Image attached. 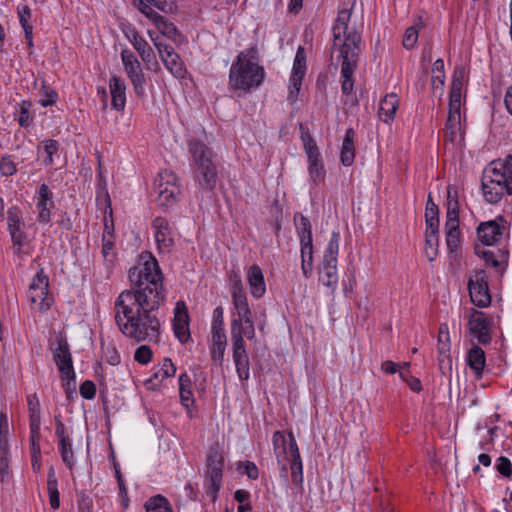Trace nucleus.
Returning a JSON list of instances; mask_svg holds the SVG:
<instances>
[{
  "instance_id": "1",
  "label": "nucleus",
  "mask_w": 512,
  "mask_h": 512,
  "mask_svg": "<svg viewBox=\"0 0 512 512\" xmlns=\"http://www.w3.org/2000/svg\"><path fill=\"white\" fill-rule=\"evenodd\" d=\"M132 288L120 293L115 301V321L119 330L136 342L160 341V320L153 312L167 297L164 275L155 256L143 251L129 269Z\"/></svg>"
},
{
  "instance_id": "2",
  "label": "nucleus",
  "mask_w": 512,
  "mask_h": 512,
  "mask_svg": "<svg viewBox=\"0 0 512 512\" xmlns=\"http://www.w3.org/2000/svg\"><path fill=\"white\" fill-rule=\"evenodd\" d=\"M333 43L331 46L330 59L333 51L338 50V59L341 60V91L344 95H350L354 88L353 75L358 67L359 56L362 52V36L356 28L349 32L333 28Z\"/></svg>"
},
{
  "instance_id": "3",
  "label": "nucleus",
  "mask_w": 512,
  "mask_h": 512,
  "mask_svg": "<svg viewBox=\"0 0 512 512\" xmlns=\"http://www.w3.org/2000/svg\"><path fill=\"white\" fill-rule=\"evenodd\" d=\"M188 150L191 154L192 175L196 186L205 192L214 191L218 181V170L213 161V151L197 139L188 142Z\"/></svg>"
},
{
  "instance_id": "4",
  "label": "nucleus",
  "mask_w": 512,
  "mask_h": 512,
  "mask_svg": "<svg viewBox=\"0 0 512 512\" xmlns=\"http://www.w3.org/2000/svg\"><path fill=\"white\" fill-rule=\"evenodd\" d=\"M509 182L510 179L499 169L497 163L492 161L482 175L481 189L485 200L496 204L500 202L505 192L512 195V190L508 187Z\"/></svg>"
},
{
  "instance_id": "5",
  "label": "nucleus",
  "mask_w": 512,
  "mask_h": 512,
  "mask_svg": "<svg viewBox=\"0 0 512 512\" xmlns=\"http://www.w3.org/2000/svg\"><path fill=\"white\" fill-rule=\"evenodd\" d=\"M265 77V71L262 66H251L240 63V59H236L229 71V84L233 89L250 91L258 88Z\"/></svg>"
},
{
  "instance_id": "6",
  "label": "nucleus",
  "mask_w": 512,
  "mask_h": 512,
  "mask_svg": "<svg viewBox=\"0 0 512 512\" xmlns=\"http://www.w3.org/2000/svg\"><path fill=\"white\" fill-rule=\"evenodd\" d=\"M224 466L225 459L222 451L211 450L206 458L205 476L210 482L206 492L213 502L217 499L222 485Z\"/></svg>"
},
{
  "instance_id": "7",
  "label": "nucleus",
  "mask_w": 512,
  "mask_h": 512,
  "mask_svg": "<svg viewBox=\"0 0 512 512\" xmlns=\"http://www.w3.org/2000/svg\"><path fill=\"white\" fill-rule=\"evenodd\" d=\"M176 176L170 171L159 173L154 182V191L157 194V202L162 207H170L176 202L180 194V187L175 183Z\"/></svg>"
},
{
  "instance_id": "8",
  "label": "nucleus",
  "mask_w": 512,
  "mask_h": 512,
  "mask_svg": "<svg viewBox=\"0 0 512 512\" xmlns=\"http://www.w3.org/2000/svg\"><path fill=\"white\" fill-rule=\"evenodd\" d=\"M468 290L471 302L479 307H488L491 303V295L488 286V277L482 269L474 272L468 280Z\"/></svg>"
},
{
  "instance_id": "9",
  "label": "nucleus",
  "mask_w": 512,
  "mask_h": 512,
  "mask_svg": "<svg viewBox=\"0 0 512 512\" xmlns=\"http://www.w3.org/2000/svg\"><path fill=\"white\" fill-rule=\"evenodd\" d=\"M7 225L8 231L11 236L12 249L15 255L22 253V247L27 239V234L24 231V220L21 209L14 205L7 211Z\"/></svg>"
},
{
  "instance_id": "10",
  "label": "nucleus",
  "mask_w": 512,
  "mask_h": 512,
  "mask_svg": "<svg viewBox=\"0 0 512 512\" xmlns=\"http://www.w3.org/2000/svg\"><path fill=\"white\" fill-rule=\"evenodd\" d=\"M281 471L287 473L290 469L292 484L302 489L303 486V464L299 450H280L276 454Z\"/></svg>"
},
{
  "instance_id": "11",
  "label": "nucleus",
  "mask_w": 512,
  "mask_h": 512,
  "mask_svg": "<svg viewBox=\"0 0 512 512\" xmlns=\"http://www.w3.org/2000/svg\"><path fill=\"white\" fill-rule=\"evenodd\" d=\"M121 60L123 62L125 72L131 80L133 89L138 97H143L145 94L144 85L146 79L142 71L141 65L137 57L129 49L121 51Z\"/></svg>"
},
{
  "instance_id": "12",
  "label": "nucleus",
  "mask_w": 512,
  "mask_h": 512,
  "mask_svg": "<svg viewBox=\"0 0 512 512\" xmlns=\"http://www.w3.org/2000/svg\"><path fill=\"white\" fill-rule=\"evenodd\" d=\"M50 349L52 352L53 360L60 372V374L67 375L68 373L73 374L74 367L72 361V355L70 352L69 344L67 339L63 336L56 337L50 343Z\"/></svg>"
},
{
  "instance_id": "13",
  "label": "nucleus",
  "mask_w": 512,
  "mask_h": 512,
  "mask_svg": "<svg viewBox=\"0 0 512 512\" xmlns=\"http://www.w3.org/2000/svg\"><path fill=\"white\" fill-rule=\"evenodd\" d=\"M468 324L470 333L477 338L479 344L487 345L491 342L490 330L493 322L484 312L472 309Z\"/></svg>"
},
{
  "instance_id": "14",
  "label": "nucleus",
  "mask_w": 512,
  "mask_h": 512,
  "mask_svg": "<svg viewBox=\"0 0 512 512\" xmlns=\"http://www.w3.org/2000/svg\"><path fill=\"white\" fill-rule=\"evenodd\" d=\"M30 427V448H40L42 445L40 426H41V408L36 394L27 397Z\"/></svg>"
},
{
  "instance_id": "15",
  "label": "nucleus",
  "mask_w": 512,
  "mask_h": 512,
  "mask_svg": "<svg viewBox=\"0 0 512 512\" xmlns=\"http://www.w3.org/2000/svg\"><path fill=\"white\" fill-rule=\"evenodd\" d=\"M141 6L140 12L152 21L163 36L173 40L174 42L182 36L181 32L173 22L167 20L164 16L154 11L153 8L146 6L143 2H141Z\"/></svg>"
},
{
  "instance_id": "16",
  "label": "nucleus",
  "mask_w": 512,
  "mask_h": 512,
  "mask_svg": "<svg viewBox=\"0 0 512 512\" xmlns=\"http://www.w3.org/2000/svg\"><path fill=\"white\" fill-rule=\"evenodd\" d=\"M189 314L184 301H178L174 309L173 330L180 343H187L190 338Z\"/></svg>"
},
{
  "instance_id": "17",
  "label": "nucleus",
  "mask_w": 512,
  "mask_h": 512,
  "mask_svg": "<svg viewBox=\"0 0 512 512\" xmlns=\"http://www.w3.org/2000/svg\"><path fill=\"white\" fill-rule=\"evenodd\" d=\"M499 221L505 222L503 216H498L495 220L482 222L477 227V237L485 246H491L497 243L503 235V226Z\"/></svg>"
},
{
  "instance_id": "18",
  "label": "nucleus",
  "mask_w": 512,
  "mask_h": 512,
  "mask_svg": "<svg viewBox=\"0 0 512 512\" xmlns=\"http://www.w3.org/2000/svg\"><path fill=\"white\" fill-rule=\"evenodd\" d=\"M54 207L53 193L48 185L43 183L39 187L36 209L38 211L37 221L41 224H48L51 220V209Z\"/></svg>"
},
{
  "instance_id": "19",
  "label": "nucleus",
  "mask_w": 512,
  "mask_h": 512,
  "mask_svg": "<svg viewBox=\"0 0 512 512\" xmlns=\"http://www.w3.org/2000/svg\"><path fill=\"white\" fill-rule=\"evenodd\" d=\"M233 361L237 375L241 381L248 380L250 377V361L246 351L245 341L232 343Z\"/></svg>"
},
{
  "instance_id": "20",
  "label": "nucleus",
  "mask_w": 512,
  "mask_h": 512,
  "mask_svg": "<svg viewBox=\"0 0 512 512\" xmlns=\"http://www.w3.org/2000/svg\"><path fill=\"white\" fill-rule=\"evenodd\" d=\"M176 373V367L172 360L168 357L163 359L160 365L153 368L152 375L145 381L148 389L158 390L160 383L169 377H173Z\"/></svg>"
},
{
  "instance_id": "21",
  "label": "nucleus",
  "mask_w": 512,
  "mask_h": 512,
  "mask_svg": "<svg viewBox=\"0 0 512 512\" xmlns=\"http://www.w3.org/2000/svg\"><path fill=\"white\" fill-rule=\"evenodd\" d=\"M124 34L145 63L149 64L155 60L153 49L148 44V42L139 35L135 28L129 27L126 31H124Z\"/></svg>"
},
{
  "instance_id": "22",
  "label": "nucleus",
  "mask_w": 512,
  "mask_h": 512,
  "mask_svg": "<svg viewBox=\"0 0 512 512\" xmlns=\"http://www.w3.org/2000/svg\"><path fill=\"white\" fill-rule=\"evenodd\" d=\"M111 94V106L117 111H122L126 105V84L119 76H112L109 80Z\"/></svg>"
},
{
  "instance_id": "23",
  "label": "nucleus",
  "mask_w": 512,
  "mask_h": 512,
  "mask_svg": "<svg viewBox=\"0 0 512 512\" xmlns=\"http://www.w3.org/2000/svg\"><path fill=\"white\" fill-rule=\"evenodd\" d=\"M49 278L43 269L33 277L29 285L28 298L32 303H36L39 299L44 300L48 293Z\"/></svg>"
},
{
  "instance_id": "24",
  "label": "nucleus",
  "mask_w": 512,
  "mask_h": 512,
  "mask_svg": "<svg viewBox=\"0 0 512 512\" xmlns=\"http://www.w3.org/2000/svg\"><path fill=\"white\" fill-rule=\"evenodd\" d=\"M247 281L250 287L251 295L259 299L266 292V285L262 269L257 265L253 264L247 272Z\"/></svg>"
},
{
  "instance_id": "25",
  "label": "nucleus",
  "mask_w": 512,
  "mask_h": 512,
  "mask_svg": "<svg viewBox=\"0 0 512 512\" xmlns=\"http://www.w3.org/2000/svg\"><path fill=\"white\" fill-rule=\"evenodd\" d=\"M152 226L155 229V239L157 244L164 248L171 247L174 241L171 237V231L167 219L164 217H156L152 222Z\"/></svg>"
},
{
  "instance_id": "26",
  "label": "nucleus",
  "mask_w": 512,
  "mask_h": 512,
  "mask_svg": "<svg viewBox=\"0 0 512 512\" xmlns=\"http://www.w3.org/2000/svg\"><path fill=\"white\" fill-rule=\"evenodd\" d=\"M486 364L485 352L478 345H473L467 353V365L475 373L477 379H480Z\"/></svg>"
},
{
  "instance_id": "27",
  "label": "nucleus",
  "mask_w": 512,
  "mask_h": 512,
  "mask_svg": "<svg viewBox=\"0 0 512 512\" xmlns=\"http://www.w3.org/2000/svg\"><path fill=\"white\" fill-rule=\"evenodd\" d=\"M354 136L355 132L352 128H348L345 132L343 139L340 161L344 166H351L355 159V147H354Z\"/></svg>"
},
{
  "instance_id": "28",
  "label": "nucleus",
  "mask_w": 512,
  "mask_h": 512,
  "mask_svg": "<svg viewBox=\"0 0 512 512\" xmlns=\"http://www.w3.org/2000/svg\"><path fill=\"white\" fill-rule=\"evenodd\" d=\"M475 253L476 255H478L479 257H481L484 261H485V264L486 265H490L494 268H499L500 271L503 273L505 267L502 266V262H507V258H508V252L507 251H503L501 249H498L497 250V253L500 255L501 257V260H499L495 254L494 251H491V250H486L484 248H480L478 245L475 246Z\"/></svg>"
},
{
  "instance_id": "29",
  "label": "nucleus",
  "mask_w": 512,
  "mask_h": 512,
  "mask_svg": "<svg viewBox=\"0 0 512 512\" xmlns=\"http://www.w3.org/2000/svg\"><path fill=\"white\" fill-rule=\"evenodd\" d=\"M446 222H459L460 205L458 192L455 187L449 185L447 187L446 200Z\"/></svg>"
},
{
  "instance_id": "30",
  "label": "nucleus",
  "mask_w": 512,
  "mask_h": 512,
  "mask_svg": "<svg viewBox=\"0 0 512 512\" xmlns=\"http://www.w3.org/2000/svg\"><path fill=\"white\" fill-rule=\"evenodd\" d=\"M339 240H340L339 232L333 231L331 238L325 248L323 262H322V264H326L329 268L337 267V256H338V252H339Z\"/></svg>"
},
{
  "instance_id": "31",
  "label": "nucleus",
  "mask_w": 512,
  "mask_h": 512,
  "mask_svg": "<svg viewBox=\"0 0 512 512\" xmlns=\"http://www.w3.org/2000/svg\"><path fill=\"white\" fill-rule=\"evenodd\" d=\"M294 222L300 245L303 243H312V227L309 218L301 213H296Z\"/></svg>"
},
{
  "instance_id": "32",
  "label": "nucleus",
  "mask_w": 512,
  "mask_h": 512,
  "mask_svg": "<svg viewBox=\"0 0 512 512\" xmlns=\"http://www.w3.org/2000/svg\"><path fill=\"white\" fill-rule=\"evenodd\" d=\"M399 105L397 95L394 93L386 95L381 101L379 106V115H385L384 122L388 123L394 119L395 113Z\"/></svg>"
},
{
  "instance_id": "33",
  "label": "nucleus",
  "mask_w": 512,
  "mask_h": 512,
  "mask_svg": "<svg viewBox=\"0 0 512 512\" xmlns=\"http://www.w3.org/2000/svg\"><path fill=\"white\" fill-rule=\"evenodd\" d=\"M192 381L187 373H182L179 376V394L181 404L189 408L194 404V398L192 393Z\"/></svg>"
},
{
  "instance_id": "34",
  "label": "nucleus",
  "mask_w": 512,
  "mask_h": 512,
  "mask_svg": "<svg viewBox=\"0 0 512 512\" xmlns=\"http://www.w3.org/2000/svg\"><path fill=\"white\" fill-rule=\"evenodd\" d=\"M446 244L450 252H455L460 247L461 232L459 222H445Z\"/></svg>"
},
{
  "instance_id": "35",
  "label": "nucleus",
  "mask_w": 512,
  "mask_h": 512,
  "mask_svg": "<svg viewBox=\"0 0 512 512\" xmlns=\"http://www.w3.org/2000/svg\"><path fill=\"white\" fill-rule=\"evenodd\" d=\"M47 490L49 494V503L53 510H56L60 506L58 481L56 478L55 470L53 466L49 468L47 476Z\"/></svg>"
},
{
  "instance_id": "36",
  "label": "nucleus",
  "mask_w": 512,
  "mask_h": 512,
  "mask_svg": "<svg viewBox=\"0 0 512 512\" xmlns=\"http://www.w3.org/2000/svg\"><path fill=\"white\" fill-rule=\"evenodd\" d=\"M232 303L237 311V315L241 317L244 322H250L252 312L248 304L246 292L238 294L235 293V295H232Z\"/></svg>"
},
{
  "instance_id": "37",
  "label": "nucleus",
  "mask_w": 512,
  "mask_h": 512,
  "mask_svg": "<svg viewBox=\"0 0 512 512\" xmlns=\"http://www.w3.org/2000/svg\"><path fill=\"white\" fill-rule=\"evenodd\" d=\"M300 246L302 273L305 278H309L313 271V243H303Z\"/></svg>"
},
{
  "instance_id": "38",
  "label": "nucleus",
  "mask_w": 512,
  "mask_h": 512,
  "mask_svg": "<svg viewBox=\"0 0 512 512\" xmlns=\"http://www.w3.org/2000/svg\"><path fill=\"white\" fill-rule=\"evenodd\" d=\"M162 61L174 77L178 79L184 78L186 69L180 56L175 51Z\"/></svg>"
},
{
  "instance_id": "39",
  "label": "nucleus",
  "mask_w": 512,
  "mask_h": 512,
  "mask_svg": "<svg viewBox=\"0 0 512 512\" xmlns=\"http://www.w3.org/2000/svg\"><path fill=\"white\" fill-rule=\"evenodd\" d=\"M211 329L212 340L226 339V334L224 330V310L221 306H218L213 310Z\"/></svg>"
},
{
  "instance_id": "40",
  "label": "nucleus",
  "mask_w": 512,
  "mask_h": 512,
  "mask_svg": "<svg viewBox=\"0 0 512 512\" xmlns=\"http://www.w3.org/2000/svg\"><path fill=\"white\" fill-rule=\"evenodd\" d=\"M301 140L303 142V148L307 155V162L321 159V155L315 140L310 135L308 130L304 131L303 126H301Z\"/></svg>"
},
{
  "instance_id": "41",
  "label": "nucleus",
  "mask_w": 512,
  "mask_h": 512,
  "mask_svg": "<svg viewBox=\"0 0 512 512\" xmlns=\"http://www.w3.org/2000/svg\"><path fill=\"white\" fill-rule=\"evenodd\" d=\"M306 72V53L302 46H299L294 58L291 77L292 80H303Z\"/></svg>"
},
{
  "instance_id": "42",
  "label": "nucleus",
  "mask_w": 512,
  "mask_h": 512,
  "mask_svg": "<svg viewBox=\"0 0 512 512\" xmlns=\"http://www.w3.org/2000/svg\"><path fill=\"white\" fill-rule=\"evenodd\" d=\"M146 512H173V508L166 497L157 494L145 502Z\"/></svg>"
},
{
  "instance_id": "43",
  "label": "nucleus",
  "mask_w": 512,
  "mask_h": 512,
  "mask_svg": "<svg viewBox=\"0 0 512 512\" xmlns=\"http://www.w3.org/2000/svg\"><path fill=\"white\" fill-rule=\"evenodd\" d=\"M141 2H143L149 8L154 6L164 13H173L177 10V4L175 0H135V5L139 11L142 7Z\"/></svg>"
},
{
  "instance_id": "44",
  "label": "nucleus",
  "mask_w": 512,
  "mask_h": 512,
  "mask_svg": "<svg viewBox=\"0 0 512 512\" xmlns=\"http://www.w3.org/2000/svg\"><path fill=\"white\" fill-rule=\"evenodd\" d=\"M432 86L434 90L439 89L440 95L443 94V87L445 84V71H444V61L442 59H437L433 64L432 69Z\"/></svg>"
},
{
  "instance_id": "45",
  "label": "nucleus",
  "mask_w": 512,
  "mask_h": 512,
  "mask_svg": "<svg viewBox=\"0 0 512 512\" xmlns=\"http://www.w3.org/2000/svg\"><path fill=\"white\" fill-rule=\"evenodd\" d=\"M31 107L32 103L28 100H22L17 109L16 120L19 125L23 128H27L33 122V117L31 116Z\"/></svg>"
},
{
  "instance_id": "46",
  "label": "nucleus",
  "mask_w": 512,
  "mask_h": 512,
  "mask_svg": "<svg viewBox=\"0 0 512 512\" xmlns=\"http://www.w3.org/2000/svg\"><path fill=\"white\" fill-rule=\"evenodd\" d=\"M273 448H298L294 435L289 432L276 431L272 438Z\"/></svg>"
},
{
  "instance_id": "47",
  "label": "nucleus",
  "mask_w": 512,
  "mask_h": 512,
  "mask_svg": "<svg viewBox=\"0 0 512 512\" xmlns=\"http://www.w3.org/2000/svg\"><path fill=\"white\" fill-rule=\"evenodd\" d=\"M308 171L310 179L314 185H318L324 181L326 171L322 159H317L308 162Z\"/></svg>"
},
{
  "instance_id": "48",
  "label": "nucleus",
  "mask_w": 512,
  "mask_h": 512,
  "mask_svg": "<svg viewBox=\"0 0 512 512\" xmlns=\"http://www.w3.org/2000/svg\"><path fill=\"white\" fill-rule=\"evenodd\" d=\"M55 434L58 439L59 448H71L69 434L67 433L65 425L59 419V416H55Z\"/></svg>"
},
{
  "instance_id": "49",
  "label": "nucleus",
  "mask_w": 512,
  "mask_h": 512,
  "mask_svg": "<svg viewBox=\"0 0 512 512\" xmlns=\"http://www.w3.org/2000/svg\"><path fill=\"white\" fill-rule=\"evenodd\" d=\"M438 351L444 356H447L450 352V339L447 324L440 325L438 333Z\"/></svg>"
},
{
  "instance_id": "50",
  "label": "nucleus",
  "mask_w": 512,
  "mask_h": 512,
  "mask_svg": "<svg viewBox=\"0 0 512 512\" xmlns=\"http://www.w3.org/2000/svg\"><path fill=\"white\" fill-rule=\"evenodd\" d=\"M227 339L212 340L211 346V359L216 364L221 365L224 360V353L226 350Z\"/></svg>"
},
{
  "instance_id": "51",
  "label": "nucleus",
  "mask_w": 512,
  "mask_h": 512,
  "mask_svg": "<svg viewBox=\"0 0 512 512\" xmlns=\"http://www.w3.org/2000/svg\"><path fill=\"white\" fill-rule=\"evenodd\" d=\"M425 253L429 261H433L438 252V234H425Z\"/></svg>"
},
{
  "instance_id": "52",
  "label": "nucleus",
  "mask_w": 512,
  "mask_h": 512,
  "mask_svg": "<svg viewBox=\"0 0 512 512\" xmlns=\"http://www.w3.org/2000/svg\"><path fill=\"white\" fill-rule=\"evenodd\" d=\"M9 421L6 411L0 412V448H8Z\"/></svg>"
},
{
  "instance_id": "53",
  "label": "nucleus",
  "mask_w": 512,
  "mask_h": 512,
  "mask_svg": "<svg viewBox=\"0 0 512 512\" xmlns=\"http://www.w3.org/2000/svg\"><path fill=\"white\" fill-rule=\"evenodd\" d=\"M62 387L66 393L67 398H71L76 393V374L68 373L67 375L61 374Z\"/></svg>"
},
{
  "instance_id": "54",
  "label": "nucleus",
  "mask_w": 512,
  "mask_h": 512,
  "mask_svg": "<svg viewBox=\"0 0 512 512\" xmlns=\"http://www.w3.org/2000/svg\"><path fill=\"white\" fill-rule=\"evenodd\" d=\"M148 34L154 46L158 50V53L162 60H164L165 57L169 56L175 51L172 46L161 42L158 36H154V33L151 30H148Z\"/></svg>"
},
{
  "instance_id": "55",
  "label": "nucleus",
  "mask_w": 512,
  "mask_h": 512,
  "mask_svg": "<svg viewBox=\"0 0 512 512\" xmlns=\"http://www.w3.org/2000/svg\"><path fill=\"white\" fill-rule=\"evenodd\" d=\"M17 172L16 164L11 155H4L0 159V173L2 176H12Z\"/></svg>"
},
{
  "instance_id": "56",
  "label": "nucleus",
  "mask_w": 512,
  "mask_h": 512,
  "mask_svg": "<svg viewBox=\"0 0 512 512\" xmlns=\"http://www.w3.org/2000/svg\"><path fill=\"white\" fill-rule=\"evenodd\" d=\"M236 59H240V63H245L246 65L259 66L257 63L258 51L255 47L241 51Z\"/></svg>"
},
{
  "instance_id": "57",
  "label": "nucleus",
  "mask_w": 512,
  "mask_h": 512,
  "mask_svg": "<svg viewBox=\"0 0 512 512\" xmlns=\"http://www.w3.org/2000/svg\"><path fill=\"white\" fill-rule=\"evenodd\" d=\"M351 18V9H342L338 12L333 28H340V30L349 32V22Z\"/></svg>"
},
{
  "instance_id": "58",
  "label": "nucleus",
  "mask_w": 512,
  "mask_h": 512,
  "mask_svg": "<svg viewBox=\"0 0 512 512\" xmlns=\"http://www.w3.org/2000/svg\"><path fill=\"white\" fill-rule=\"evenodd\" d=\"M152 355L153 353L149 346L141 345L135 350L134 359L139 364L146 365L151 361Z\"/></svg>"
},
{
  "instance_id": "59",
  "label": "nucleus",
  "mask_w": 512,
  "mask_h": 512,
  "mask_svg": "<svg viewBox=\"0 0 512 512\" xmlns=\"http://www.w3.org/2000/svg\"><path fill=\"white\" fill-rule=\"evenodd\" d=\"M418 40V29L415 26H410L406 29L402 44L403 46L410 50L413 49Z\"/></svg>"
},
{
  "instance_id": "60",
  "label": "nucleus",
  "mask_w": 512,
  "mask_h": 512,
  "mask_svg": "<svg viewBox=\"0 0 512 512\" xmlns=\"http://www.w3.org/2000/svg\"><path fill=\"white\" fill-rule=\"evenodd\" d=\"M460 125V111L454 112L449 109L448 117L445 123V129L450 133V138L453 140L455 129Z\"/></svg>"
},
{
  "instance_id": "61",
  "label": "nucleus",
  "mask_w": 512,
  "mask_h": 512,
  "mask_svg": "<svg viewBox=\"0 0 512 512\" xmlns=\"http://www.w3.org/2000/svg\"><path fill=\"white\" fill-rule=\"evenodd\" d=\"M244 321L241 317L238 316V318H234L231 321V340L232 343L236 342V340H239L240 342H243V329H244Z\"/></svg>"
},
{
  "instance_id": "62",
  "label": "nucleus",
  "mask_w": 512,
  "mask_h": 512,
  "mask_svg": "<svg viewBox=\"0 0 512 512\" xmlns=\"http://www.w3.org/2000/svg\"><path fill=\"white\" fill-rule=\"evenodd\" d=\"M228 277L230 282V291L232 295H235V293L238 294L245 292L239 271L232 270L229 273Z\"/></svg>"
},
{
  "instance_id": "63",
  "label": "nucleus",
  "mask_w": 512,
  "mask_h": 512,
  "mask_svg": "<svg viewBox=\"0 0 512 512\" xmlns=\"http://www.w3.org/2000/svg\"><path fill=\"white\" fill-rule=\"evenodd\" d=\"M238 470L247 475V477L251 480H256L259 477L258 467L253 462H239Z\"/></svg>"
},
{
  "instance_id": "64",
  "label": "nucleus",
  "mask_w": 512,
  "mask_h": 512,
  "mask_svg": "<svg viewBox=\"0 0 512 512\" xmlns=\"http://www.w3.org/2000/svg\"><path fill=\"white\" fill-rule=\"evenodd\" d=\"M494 162L497 163L499 169L505 174V176L510 179V182L508 183L510 186L508 187L512 190V155H508L505 160L498 159Z\"/></svg>"
}]
</instances>
